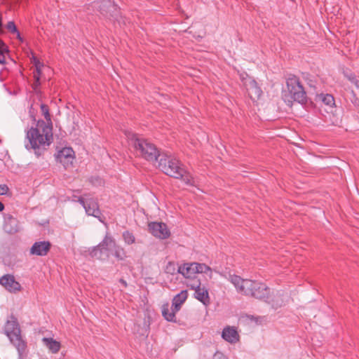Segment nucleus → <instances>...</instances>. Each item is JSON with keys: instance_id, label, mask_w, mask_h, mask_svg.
Segmentation results:
<instances>
[{"instance_id": "f257e3e1", "label": "nucleus", "mask_w": 359, "mask_h": 359, "mask_svg": "<svg viewBox=\"0 0 359 359\" xmlns=\"http://www.w3.org/2000/svg\"><path fill=\"white\" fill-rule=\"evenodd\" d=\"M41 111L46 121H38L35 128L32 127L26 134L29 143L25 144L27 150L33 149L39 156L41 150H45L53 142V126L48 107L41 104Z\"/></svg>"}, {"instance_id": "f03ea898", "label": "nucleus", "mask_w": 359, "mask_h": 359, "mask_svg": "<svg viewBox=\"0 0 359 359\" xmlns=\"http://www.w3.org/2000/svg\"><path fill=\"white\" fill-rule=\"evenodd\" d=\"M156 163V167L166 175L181 179L187 185H195V180L192 175L185 170L183 164L175 157L162 154L159 156Z\"/></svg>"}, {"instance_id": "7ed1b4c3", "label": "nucleus", "mask_w": 359, "mask_h": 359, "mask_svg": "<svg viewBox=\"0 0 359 359\" xmlns=\"http://www.w3.org/2000/svg\"><path fill=\"white\" fill-rule=\"evenodd\" d=\"M228 280L234 285L238 293L271 302L269 297V288L257 280L243 279L236 275H229Z\"/></svg>"}, {"instance_id": "20e7f679", "label": "nucleus", "mask_w": 359, "mask_h": 359, "mask_svg": "<svg viewBox=\"0 0 359 359\" xmlns=\"http://www.w3.org/2000/svg\"><path fill=\"white\" fill-rule=\"evenodd\" d=\"M125 135L130 144L134 147L137 155L141 156L147 161L156 163L160 153L157 147L151 142L146 140L138 138L137 135L130 130H125Z\"/></svg>"}, {"instance_id": "39448f33", "label": "nucleus", "mask_w": 359, "mask_h": 359, "mask_svg": "<svg viewBox=\"0 0 359 359\" xmlns=\"http://www.w3.org/2000/svg\"><path fill=\"white\" fill-rule=\"evenodd\" d=\"M4 332L11 344L18 351L20 358H22L27 348V343L22 338L21 330L16 318L11 316L4 327Z\"/></svg>"}, {"instance_id": "423d86ee", "label": "nucleus", "mask_w": 359, "mask_h": 359, "mask_svg": "<svg viewBox=\"0 0 359 359\" xmlns=\"http://www.w3.org/2000/svg\"><path fill=\"white\" fill-rule=\"evenodd\" d=\"M177 272L182 274L185 278H194L197 273H210V278L212 277V269L205 264L197 262L185 263L178 266Z\"/></svg>"}, {"instance_id": "0eeeda50", "label": "nucleus", "mask_w": 359, "mask_h": 359, "mask_svg": "<svg viewBox=\"0 0 359 359\" xmlns=\"http://www.w3.org/2000/svg\"><path fill=\"white\" fill-rule=\"evenodd\" d=\"M286 83L291 98L299 103H305L306 102V93L299 79L297 76H293L289 77Z\"/></svg>"}, {"instance_id": "6e6552de", "label": "nucleus", "mask_w": 359, "mask_h": 359, "mask_svg": "<svg viewBox=\"0 0 359 359\" xmlns=\"http://www.w3.org/2000/svg\"><path fill=\"white\" fill-rule=\"evenodd\" d=\"M74 198H77L76 201H78L85 209V211L88 215L93 216L96 217L101 222H104L102 218V214L99 209L98 203L96 200L92 198H84L82 196H74Z\"/></svg>"}, {"instance_id": "1a4fd4ad", "label": "nucleus", "mask_w": 359, "mask_h": 359, "mask_svg": "<svg viewBox=\"0 0 359 359\" xmlns=\"http://www.w3.org/2000/svg\"><path fill=\"white\" fill-rule=\"evenodd\" d=\"M149 232L156 238L166 239L170 237V231L163 222H152L148 224Z\"/></svg>"}, {"instance_id": "9d476101", "label": "nucleus", "mask_w": 359, "mask_h": 359, "mask_svg": "<svg viewBox=\"0 0 359 359\" xmlns=\"http://www.w3.org/2000/svg\"><path fill=\"white\" fill-rule=\"evenodd\" d=\"M57 161L62 163L65 168L72 165L74 159V151L70 147H64L55 154Z\"/></svg>"}, {"instance_id": "9b49d317", "label": "nucleus", "mask_w": 359, "mask_h": 359, "mask_svg": "<svg viewBox=\"0 0 359 359\" xmlns=\"http://www.w3.org/2000/svg\"><path fill=\"white\" fill-rule=\"evenodd\" d=\"M4 230L9 234H14L20 231V226L17 218L11 214L4 215Z\"/></svg>"}, {"instance_id": "f8f14e48", "label": "nucleus", "mask_w": 359, "mask_h": 359, "mask_svg": "<svg viewBox=\"0 0 359 359\" xmlns=\"http://www.w3.org/2000/svg\"><path fill=\"white\" fill-rule=\"evenodd\" d=\"M0 285L11 292L20 291L21 288L20 284L11 274H6L1 276L0 278Z\"/></svg>"}, {"instance_id": "ddd939ff", "label": "nucleus", "mask_w": 359, "mask_h": 359, "mask_svg": "<svg viewBox=\"0 0 359 359\" xmlns=\"http://www.w3.org/2000/svg\"><path fill=\"white\" fill-rule=\"evenodd\" d=\"M51 244L49 241L35 242L31 249L30 254L37 256H46L50 249Z\"/></svg>"}, {"instance_id": "4468645a", "label": "nucleus", "mask_w": 359, "mask_h": 359, "mask_svg": "<svg viewBox=\"0 0 359 359\" xmlns=\"http://www.w3.org/2000/svg\"><path fill=\"white\" fill-rule=\"evenodd\" d=\"M100 12L104 15H109L116 19V13H118L117 6L110 0H102L101 5L99 6Z\"/></svg>"}, {"instance_id": "2eb2a0df", "label": "nucleus", "mask_w": 359, "mask_h": 359, "mask_svg": "<svg viewBox=\"0 0 359 359\" xmlns=\"http://www.w3.org/2000/svg\"><path fill=\"white\" fill-rule=\"evenodd\" d=\"M245 85L248 95L251 99H258L262 95V90L255 80L250 78L248 81L245 82Z\"/></svg>"}, {"instance_id": "dca6fc26", "label": "nucleus", "mask_w": 359, "mask_h": 359, "mask_svg": "<svg viewBox=\"0 0 359 359\" xmlns=\"http://www.w3.org/2000/svg\"><path fill=\"white\" fill-rule=\"evenodd\" d=\"M316 101L322 103L326 107V110L332 111V109L335 107V100L331 94H318L316 97Z\"/></svg>"}, {"instance_id": "f3484780", "label": "nucleus", "mask_w": 359, "mask_h": 359, "mask_svg": "<svg viewBox=\"0 0 359 359\" xmlns=\"http://www.w3.org/2000/svg\"><path fill=\"white\" fill-rule=\"evenodd\" d=\"M222 337L231 344H235L239 340V334L236 328L227 326L222 332Z\"/></svg>"}, {"instance_id": "a211bd4d", "label": "nucleus", "mask_w": 359, "mask_h": 359, "mask_svg": "<svg viewBox=\"0 0 359 359\" xmlns=\"http://www.w3.org/2000/svg\"><path fill=\"white\" fill-rule=\"evenodd\" d=\"M194 296L197 300L200 301L205 306L210 304L208 290L205 287L201 286L198 289H197L194 292Z\"/></svg>"}, {"instance_id": "6ab92c4d", "label": "nucleus", "mask_w": 359, "mask_h": 359, "mask_svg": "<svg viewBox=\"0 0 359 359\" xmlns=\"http://www.w3.org/2000/svg\"><path fill=\"white\" fill-rule=\"evenodd\" d=\"M187 298V290H182L179 294L175 295L172 302V307L175 310V311H178L182 304L186 301Z\"/></svg>"}, {"instance_id": "aec40b11", "label": "nucleus", "mask_w": 359, "mask_h": 359, "mask_svg": "<svg viewBox=\"0 0 359 359\" xmlns=\"http://www.w3.org/2000/svg\"><path fill=\"white\" fill-rule=\"evenodd\" d=\"M44 345L53 353H56L60 349V343L53 338L43 337L42 339Z\"/></svg>"}, {"instance_id": "412c9836", "label": "nucleus", "mask_w": 359, "mask_h": 359, "mask_svg": "<svg viewBox=\"0 0 359 359\" xmlns=\"http://www.w3.org/2000/svg\"><path fill=\"white\" fill-rule=\"evenodd\" d=\"M2 16L0 13V34L3 33ZM8 53V46L0 39V64L6 63V54Z\"/></svg>"}, {"instance_id": "4be33fe9", "label": "nucleus", "mask_w": 359, "mask_h": 359, "mask_svg": "<svg viewBox=\"0 0 359 359\" xmlns=\"http://www.w3.org/2000/svg\"><path fill=\"white\" fill-rule=\"evenodd\" d=\"M90 255L92 257L97 259H104L108 257V251H105L104 248H102L98 245L91 248Z\"/></svg>"}, {"instance_id": "5701e85b", "label": "nucleus", "mask_w": 359, "mask_h": 359, "mask_svg": "<svg viewBox=\"0 0 359 359\" xmlns=\"http://www.w3.org/2000/svg\"><path fill=\"white\" fill-rule=\"evenodd\" d=\"M175 310L171 307L169 308V305L164 304L162 307V315L164 317V318L170 322H172L175 320Z\"/></svg>"}, {"instance_id": "b1692460", "label": "nucleus", "mask_w": 359, "mask_h": 359, "mask_svg": "<svg viewBox=\"0 0 359 359\" xmlns=\"http://www.w3.org/2000/svg\"><path fill=\"white\" fill-rule=\"evenodd\" d=\"M33 61L34 63V66L36 68V73L34 74V78L35 79L34 85L38 86L40 85V76L41 74V68L43 67V64L41 63L36 57L33 56Z\"/></svg>"}, {"instance_id": "393cba45", "label": "nucleus", "mask_w": 359, "mask_h": 359, "mask_svg": "<svg viewBox=\"0 0 359 359\" xmlns=\"http://www.w3.org/2000/svg\"><path fill=\"white\" fill-rule=\"evenodd\" d=\"M116 245L114 239L107 234L102 242H100L97 245L104 248L105 251H109L110 248H114Z\"/></svg>"}, {"instance_id": "a878e982", "label": "nucleus", "mask_w": 359, "mask_h": 359, "mask_svg": "<svg viewBox=\"0 0 359 359\" xmlns=\"http://www.w3.org/2000/svg\"><path fill=\"white\" fill-rule=\"evenodd\" d=\"M113 255L118 260L120 261H123L127 257L125 250L122 247L116 245L114 247Z\"/></svg>"}, {"instance_id": "bb28decb", "label": "nucleus", "mask_w": 359, "mask_h": 359, "mask_svg": "<svg viewBox=\"0 0 359 359\" xmlns=\"http://www.w3.org/2000/svg\"><path fill=\"white\" fill-rule=\"evenodd\" d=\"M6 29L8 31L12 34H14L16 35L17 39L20 41H23V39L22 38L20 32L17 29V27L13 21H10L7 23L6 25Z\"/></svg>"}, {"instance_id": "cd10ccee", "label": "nucleus", "mask_w": 359, "mask_h": 359, "mask_svg": "<svg viewBox=\"0 0 359 359\" xmlns=\"http://www.w3.org/2000/svg\"><path fill=\"white\" fill-rule=\"evenodd\" d=\"M123 238L124 242L128 245H131L135 242L134 235L128 231H126L123 233Z\"/></svg>"}, {"instance_id": "c85d7f7f", "label": "nucleus", "mask_w": 359, "mask_h": 359, "mask_svg": "<svg viewBox=\"0 0 359 359\" xmlns=\"http://www.w3.org/2000/svg\"><path fill=\"white\" fill-rule=\"evenodd\" d=\"M346 77L359 90V77L353 74H346Z\"/></svg>"}, {"instance_id": "c756f323", "label": "nucleus", "mask_w": 359, "mask_h": 359, "mask_svg": "<svg viewBox=\"0 0 359 359\" xmlns=\"http://www.w3.org/2000/svg\"><path fill=\"white\" fill-rule=\"evenodd\" d=\"M274 297L276 299L273 300V302H276L272 303V306L275 309L280 307L283 304L284 298L280 294H277L276 296H275Z\"/></svg>"}, {"instance_id": "7c9ffc66", "label": "nucleus", "mask_w": 359, "mask_h": 359, "mask_svg": "<svg viewBox=\"0 0 359 359\" xmlns=\"http://www.w3.org/2000/svg\"><path fill=\"white\" fill-rule=\"evenodd\" d=\"M187 286L191 289L194 290V292L201 287V281L200 280H194L191 283L187 284Z\"/></svg>"}, {"instance_id": "2f4dec72", "label": "nucleus", "mask_w": 359, "mask_h": 359, "mask_svg": "<svg viewBox=\"0 0 359 359\" xmlns=\"http://www.w3.org/2000/svg\"><path fill=\"white\" fill-rule=\"evenodd\" d=\"M212 359H229V358L223 352L217 351L214 353V355L212 356Z\"/></svg>"}, {"instance_id": "473e14b6", "label": "nucleus", "mask_w": 359, "mask_h": 359, "mask_svg": "<svg viewBox=\"0 0 359 359\" xmlns=\"http://www.w3.org/2000/svg\"><path fill=\"white\" fill-rule=\"evenodd\" d=\"M9 188L6 184H0V196L7 195Z\"/></svg>"}, {"instance_id": "72a5a7b5", "label": "nucleus", "mask_w": 359, "mask_h": 359, "mask_svg": "<svg viewBox=\"0 0 359 359\" xmlns=\"http://www.w3.org/2000/svg\"><path fill=\"white\" fill-rule=\"evenodd\" d=\"M175 271H176V269H175V264L171 262H169L168 264V265L166 266L165 271L167 273H173Z\"/></svg>"}, {"instance_id": "f704fd0d", "label": "nucleus", "mask_w": 359, "mask_h": 359, "mask_svg": "<svg viewBox=\"0 0 359 359\" xmlns=\"http://www.w3.org/2000/svg\"><path fill=\"white\" fill-rule=\"evenodd\" d=\"M8 155V152L6 149H2V151H0V159L4 158L6 156Z\"/></svg>"}, {"instance_id": "c9c22d12", "label": "nucleus", "mask_w": 359, "mask_h": 359, "mask_svg": "<svg viewBox=\"0 0 359 359\" xmlns=\"http://www.w3.org/2000/svg\"><path fill=\"white\" fill-rule=\"evenodd\" d=\"M119 282H120V283H121L123 286H124V287H126V286H127V283H126V281L125 280H123V279H122V278H121V279H120V280H119Z\"/></svg>"}, {"instance_id": "e433bc0d", "label": "nucleus", "mask_w": 359, "mask_h": 359, "mask_svg": "<svg viewBox=\"0 0 359 359\" xmlns=\"http://www.w3.org/2000/svg\"><path fill=\"white\" fill-rule=\"evenodd\" d=\"M4 209V205L0 201V212Z\"/></svg>"}, {"instance_id": "4c0bfd02", "label": "nucleus", "mask_w": 359, "mask_h": 359, "mask_svg": "<svg viewBox=\"0 0 359 359\" xmlns=\"http://www.w3.org/2000/svg\"><path fill=\"white\" fill-rule=\"evenodd\" d=\"M98 4H100V5L98 6V7L101 5V2L100 3H96V5H98Z\"/></svg>"}]
</instances>
